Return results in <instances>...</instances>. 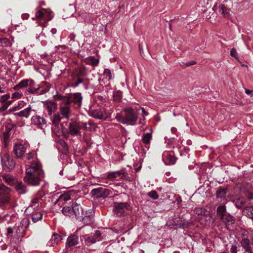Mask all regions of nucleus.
Returning a JSON list of instances; mask_svg holds the SVG:
<instances>
[{
    "mask_svg": "<svg viewBox=\"0 0 253 253\" xmlns=\"http://www.w3.org/2000/svg\"><path fill=\"white\" fill-rule=\"evenodd\" d=\"M34 153H31V152L29 153L28 154H27V155L26 156V159L27 160H30L31 159H33L34 157Z\"/></svg>",
    "mask_w": 253,
    "mask_h": 253,
    "instance_id": "nucleus-53",
    "label": "nucleus"
},
{
    "mask_svg": "<svg viewBox=\"0 0 253 253\" xmlns=\"http://www.w3.org/2000/svg\"><path fill=\"white\" fill-rule=\"evenodd\" d=\"M81 126L79 122H75L70 123L68 127V133L78 137H82V133L80 131Z\"/></svg>",
    "mask_w": 253,
    "mask_h": 253,
    "instance_id": "nucleus-9",
    "label": "nucleus"
},
{
    "mask_svg": "<svg viewBox=\"0 0 253 253\" xmlns=\"http://www.w3.org/2000/svg\"><path fill=\"white\" fill-rule=\"evenodd\" d=\"M16 192L20 194H24L27 191V186L22 182L17 180L13 186Z\"/></svg>",
    "mask_w": 253,
    "mask_h": 253,
    "instance_id": "nucleus-17",
    "label": "nucleus"
},
{
    "mask_svg": "<svg viewBox=\"0 0 253 253\" xmlns=\"http://www.w3.org/2000/svg\"><path fill=\"white\" fill-rule=\"evenodd\" d=\"M237 247L236 245H232L230 249L231 253H237Z\"/></svg>",
    "mask_w": 253,
    "mask_h": 253,
    "instance_id": "nucleus-51",
    "label": "nucleus"
},
{
    "mask_svg": "<svg viewBox=\"0 0 253 253\" xmlns=\"http://www.w3.org/2000/svg\"><path fill=\"white\" fill-rule=\"evenodd\" d=\"M226 194V190L225 189H220L217 191L216 196L217 198L224 197Z\"/></svg>",
    "mask_w": 253,
    "mask_h": 253,
    "instance_id": "nucleus-43",
    "label": "nucleus"
},
{
    "mask_svg": "<svg viewBox=\"0 0 253 253\" xmlns=\"http://www.w3.org/2000/svg\"><path fill=\"white\" fill-rule=\"evenodd\" d=\"M30 15L28 13H24L22 15L21 17L23 19H28Z\"/></svg>",
    "mask_w": 253,
    "mask_h": 253,
    "instance_id": "nucleus-57",
    "label": "nucleus"
},
{
    "mask_svg": "<svg viewBox=\"0 0 253 253\" xmlns=\"http://www.w3.org/2000/svg\"><path fill=\"white\" fill-rule=\"evenodd\" d=\"M162 159L166 165H173L175 163V158L172 152L165 151L163 153Z\"/></svg>",
    "mask_w": 253,
    "mask_h": 253,
    "instance_id": "nucleus-11",
    "label": "nucleus"
},
{
    "mask_svg": "<svg viewBox=\"0 0 253 253\" xmlns=\"http://www.w3.org/2000/svg\"><path fill=\"white\" fill-rule=\"evenodd\" d=\"M142 112V117L144 118L145 116H147L148 115V113L145 111L144 108H141Z\"/></svg>",
    "mask_w": 253,
    "mask_h": 253,
    "instance_id": "nucleus-55",
    "label": "nucleus"
},
{
    "mask_svg": "<svg viewBox=\"0 0 253 253\" xmlns=\"http://www.w3.org/2000/svg\"><path fill=\"white\" fill-rule=\"evenodd\" d=\"M152 132H147L143 134L141 140L143 143L145 145L146 147H147V146L150 144V141L152 139Z\"/></svg>",
    "mask_w": 253,
    "mask_h": 253,
    "instance_id": "nucleus-25",
    "label": "nucleus"
},
{
    "mask_svg": "<svg viewBox=\"0 0 253 253\" xmlns=\"http://www.w3.org/2000/svg\"><path fill=\"white\" fill-rule=\"evenodd\" d=\"M44 173L40 164L33 162L26 169L24 181L28 185L36 186L40 184Z\"/></svg>",
    "mask_w": 253,
    "mask_h": 253,
    "instance_id": "nucleus-1",
    "label": "nucleus"
},
{
    "mask_svg": "<svg viewBox=\"0 0 253 253\" xmlns=\"http://www.w3.org/2000/svg\"><path fill=\"white\" fill-rule=\"evenodd\" d=\"M2 178L4 182L11 186H14L18 180L14 176L7 174H3Z\"/></svg>",
    "mask_w": 253,
    "mask_h": 253,
    "instance_id": "nucleus-16",
    "label": "nucleus"
},
{
    "mask_svg": "<svg viewBox=\"0 0 253 253\" xmlns=\"http://www.w3.org/2000/svg\"><path fill=\"white\" fill-rule=\"evenodd\" d=\"M122 97V92L120 91H117L114 92L113 98L115 100L119 101Z\"/></svg>",
    "mask_w": 253,
    "mask_h": 253,
    "instance_id": "nucleus-45",
    "label": "nucleus"
},
{
    "mask_svg": "<svg viewBox=\"0 0 253 253\" xmlns=\"http://www.w3.org/2000/svg\"><path fill=\"white\" fill-rule=\"evenodd\" d=\"M21 88H22V86H21L20 84L19 83L18 84L15 85L13 86V89L15 90H19Z\"/></svg>",
    "mask_w": 253,
    "mask_h": 253,
    "instance_id": "nucleus-54",
    "label": "nucleus"
},
{
    "mask_svg": "<svg viewBox=\"0 0 253 253\" xmlns=\"http://www.w3.org/2000/svg\"><path fill=\"white\" fill-rule=\"evenodd\" d=\"M241 246L248 253H252L250 240L248 238L243 237L240 241Z\"/></svg>",
    "mask_w": 253,
    "mask_h": 253,
    "instance_id": "nucleus-22",
    "label": "nucleus"
},
{
    "mask_svg": "<svg viewBox=\"0 0 253 253\" xmlns=\"http://www.w3.org/2000/svg\"><path fill=\"white\" fill-rule=\"evenodd\" d=\"M19 84H20L21 86H22V88H24L28 85L30 86H33L35 82L33 80L31 79H25L20 82Z\"/></svg>",
    "mask_w": 253,
    "mask_h": 253,
    "instance_id": "nucleus-30",
    "label": "nucleus"
},
{
    "mask_svg": "<svg viewBox=\"0 0 253 253\" xmlns=\"http://www.w3.org/2000/svg\"><path fill=\"white\" fill-rule=\"evenodd\" d=\"M10 45V42L7 38H2L0 39V46L2 47H7Z\"/></svg>",
    "mask_w": 253,
    "mask_h": 253,
    "instance_id": "nucleus-40",
    "label": "nucleus"
},
{
    "mask_svg": "<svg viewBox=\"0 0 253 253\" xmlns=\"http://www.w3.org/2000/svg\"><path fill=\"white\" fill-rule=\"evenodd\" d=\"M121 174V173L119 171L112 172L111 173H108L107 175V178L111 180H114L115 178L120 176Z\"/></svg>",
    "mask_w": 253,
    "mask_h": 253,
    "instance_id": "nucleus-36",
    "label": "nucleus"
},
{
    "mask_svg": "<svg viewBox=\"0 0 253 253\" xmlns=\"http://www.w3.org/2000/svg\"><path fill=\"white\" fill-rule=\"evenodd\" d=\"M42 217V214L40 211H36L35 212L33 213L32 214V221L36 223L38 221L41 220Z\"/></svg>",
    "mask_w": 253,
    "mask_h": 253,
    "instance_id": "nucleus-33",
    "label": "nucleus"
},
{
    "mask_svg": "<svg viewBox=\"0 0 253 253\" xmlns=\"http://www.w3.org/2000/svg\"><path fill=\"white\" fill-rule=\"evenodd\" d=\"M227 214L226 212V208L224 206H219L217 209V214L220 218L222 217V215H224Z\"/></svg>",
    "mask_w": 253,
    "mask_h": 253,
    "instance_id": "nucleus-35",
    "label": "nucleus"
},
{
    "mask_svg": "<svg viewBox=\"0 0 253 253\" xmlns=\"http://www.w3.org/2000/svg\"><path fill=\"white\" fill-rule=\"evenodd\" d=\"M22 95L23 94L22 93L16 91L12 94V98L15 99H20L22 96Z\"/></svg>",
    "mask_w": 253,
    "mask_h": 253,
    "instance_id": "nucleus-48",
    "label": "nucleus"
},
{
    "mask_svg": "<svg viewBox=\"0 0 253 253\" xmlns=\"http://www.w3.org/2000/svg\"><path fill=\"white\" fill-rule=\"evenodd\" d=\"M1 161L4 163L5 166L9 170L12 169L15 166V163L14 160L10 157L8 154H5L1 158Z\"/></svg>",
    "mask_w": 253,
    "mask_h": 253,
    "instance_id": "nucleus-13",
    "label": "nucleus"
},
{
    "mask_svg": "<svg viewBox=\"0 0 253 253\" xmlns=\"http://www.w3.org/2000/svg\"><path fill=\"white\" fill-rule=\"evenodd\" d=\"M32 111L31 107L29 106V107L25 108L22 111L17 113L16 114L19 117H23L27 118L30 114V112Z\"/></svg>",
    "mask_w": 253,
    "mask_h": 253,
    "instance_id": "nucleus-27",
    "label": "nucleus"
},
{
    "mask_svg": "<svg viewBox=\"0 0 253 253\" xmlns=\"http://www.w3.org/2000/svg\"><path fill=\"white\" fill-rule=\"evenodd\" d=\"M32 123L37 126L42 127L43 126H45L46 124L45 119L38 115H35L32 117Z\"/></svg>",
    "mask_w": 253,
    "mask_h": 253,
    "instance_id": "nucleus-15",
    "label": "nucleus"
},
{
    "mask_svg": "<svg viewBox=\"0 0 253 253\" xmlns=\"http://www.w3.org/2000/svg\"><path fill=\"white\" fill-rule=\"evenodd\" d=\"M11 191L10 188L0 183V208L9 203V194Z\"/></svg>",
    "mask_w": 253,
    "mask_h": 253,
    "instance_id": "nucleus-5",
    "label": "nucleus"
},
{
    "mask_svg": "<svg viewBox=\"0 0 253 253\" xmlns=\"http://www.w3.org/2000/svg\"><path fill=\"white\" fill-rule=\"evenodd\" d=\"M148 195L150 197L153 199H157L158 198V195L156 191L153 190L148 193Z\"/></svg>",
    "mask_w": 253,
    "mask_h": 253,
    "instance_id": "nucleus-47",
    "label": "nucleus"
},
{
    "mask_svg": "<svg viewBox=\"0 0 253 253\" xmlns=\"http://www.w3.org/2000/svg\"><path fill=\"white\" fill-rule=\"evenodd\" d=\"M196 64V62L194 61H192L189 63H187L186 64V66H190V65H194Z\"/></svg>",
    "mask_w": 253,
    "mask_h": 253,
    "instance_id": "nucleus-61",
    "label": "nucleus"
},
{
    "mask_svg": "<svg viewBox=\"0 0 253 253\" xmlns=\"http://www.w3.org/2000/svg\"><path fill=\"white\" fill-rule=\"evenodd\" d=\"M139 109L127 107L123 109L121 113L117 114L115 119L123 124L134 125L138 120Z\"/></svg>",
    "mask_w": 253,
    "mask_h": 253,
    "instance_id": "nucleus-2",
    "label": "nucleus"
},
{
    "mask_svg": "<svg viewBox=\"0 0 253 253\" xmlns=\"http://www.w3.org/2000/svg\"><path fill=\"white\" fill-rule=\"evenodd\" d=\"M230 54L233 57H236L237 56V52L235 48H232L230 51Z\"/></svg>",
    "mask_w": 253,
    "mask_h": 253,
    "instance_id": "nucleus-52",
    "label": "nucleus"
},
{
    "mask_svg": "<svg viewBox=\"0 0 253 253\" xmlns=\"http://www.w3.org/2000/svg\"><path fill=\"white\" fill-rule=\"evenodd\" d=\"M27 145L16 143L14 145L13 152L17 158H22L26 151Z\"/></svg>",
    "mask_w": 253,
    "mask_h": 253,
    "instance_id": "nucleus-10",
    "label": "nucleus"
},
{
    "mask_svg": "<svg viewBox=\"0 0 253 253\" xmlns=\"http://www.w3.org/2000/svg\"><path fill=\"white\" fill-rule=\"evenodd\" d=\"M50 32L52 34H55L57 32V30L55 28H52L51 29Z\"/></svg>",
    "mask_w": 253,
    "mask_h": 253,
    "instance_id": "nucleus-64",
    "label": "nucleus"
},
{
    "mask_svg": "<svg viewBox=\"0 0 253 253\" xmlns=\"http://www.w3.org/2000/svg\"><path fill=\"white\" fill-rule=\"evenodd\" d=\"M88 62L89 64H91V65L96 66L99 63V60L96 59L93 56H91L89 57Z\"/></svg>",
    "mask_w": 253,
    "mask_h": 253,
    "instance_id": "nucleus-42",
    "label": "nucleus"
},
{
    "mask_svg": "<svg viewBox=\"0 0 253 253\" xmlns=\"http://www.w3.org/2000/svg\"><path fill=\"white\" fill-rule=\"evenodd\" d=\"M53 17L50 9L42 8L36 13V18L39 20L38 24L42 27H45L47 22Z\"/></svg>",
    "mask_w": 253,
    "mask_h": 253,
    "instance_id": "nucleus-4",
    "label": "nucleus"
},
{
    "mask_svg": "<svg viewBox=\"0 0 253 253\" xmlns=\"http://www.w3.org/2000/svg\"><path fill=\"white\" fill-rule=\"evenodd\" d=\"M39 95L43 94L49 90V84L46 82H42L38 87Z\"/></svg>",
    "mask_w": 253,
    "mask_h": 253,
    "instance_id": "nucleus-24",
    "label": "nucleus"
},
{
    "mask_svg": "<svg viewBox=\"0 0 253 253\" xmlns=\"http://www.w3.org/2000/svg\"><path fill=\"white\" fill-rule=\"evenodd\" d=\"M30 224V221L27 218H23L21 220L19 225L17 226L16 232L23 234L27 229Z\"/></svg>",
    "mask_w": 253,
    "mask_h": 253,
    "instance_id": "nucleus-14",
    "label": "nucleus"
},
{
    "mask_svg": "<svg viewBox=\"0 0 253 253\" xmlns=\"http://www.w3.org/2000/svg\"><path fill=\"white\" fill-rule=\"evenodd\" d=\"M245 200L244 198H239L236 200V205L238 208L242 207V205L244 204Z\"/></svg>",
    "mask_w": 253,
    "mask_h": 253,
    "instance_id": "nucleus-46",
    "label": "nucleus"
},
{
    "mask_svg": "<svg viewBox=\"0 0 253 253\" xmlns=\"http://www.w3.org/2000/svg\"><path fill=\"white\" fill-rule=\"evenodd\" d=\"M219 12L224 17H228L229 15V10L223 4L219 5Z\"/></svg>",
    "mask_w": 253,
    "mask_h": 253,
    "instance_id": "nucleus-32",
    "label": "nucleus"
},
{
    "mask_svg": "<svg viewBox=\"0 0 253 253\" xmlns=\"http://www.w3.org/2000/svg\"><path fill=\"white\" fill-rule=\"evenodd\" d=\"M10 98V94H6L1 96L0 98V102L2 103L5 102Z\"/></svg>",
    "mask_w": 253,
    "mask_h": 253,
    "instance_id": "nucleus-50",
    "label": "nucleus"
},
{
    "mask_svg": "<svg viewBox=\"0 0 253 253\" xmlns=\"http://www.w3.org/2000/svg\"><path fill=\"white\" fill-rule=\"evenodd\" d=\"M80 125L81 126V129H84V130H88L91 128L92 126L94 124L92 121H88V122H79Z\"/></svg>",
    "mask_w": 253,
    "mask_h": 253,
    "instance_id": "nucleus-34",
    "label": "nucleus"
},
{
    "mask_svg": "<svg viewBox=\"0 0 253 253\" xmlns=\"http://www.w3.org/2000/svg\"><path fill=\"white\" fill-rule=\"evenodd\" d=\"M62 240L60 235L57 234H53L49 241L47 243V245L49 247H53L58 244Z\"/></svg>",
    "mask_w": 253,
    "mask_h": 253,
    "instance_id": "nucleus-23",
    "label": "nucleus"
},
{
    "mask_svg": "<svg viewBox=\"0 0 253 253\" xmlns=\"http://www.w3.org/2000/svg\"><path fill=\"white\" fill-rule=\"evenodd\" d=\"M245 92L247 94L250 95L251 96H253V91L249 90L247 89H246Z\"/></svg>",
    "mask_w": 253,
    "mask_h": 253,
    "instance_id": "nucleus-58",
    "label": "nucleus"
},
{
    "mask_svg": "<svg viewBox=\"0 0 253 253\" xmlns=\"http://www.w3.org/2000/svg\"><path fill=\"white\" fill-rule=\"evenodd\" d=\"M103 75L109 80L112 79L111 71L108 69H105L103 72Z\"/></svg>",
    "mask_w": 253,
    "mask_h": 253,
    "instance_id": "nucleus-44",
    "label": "nucleus"
},
{
    "mask_svg": "<svg viewBox=\"0 0 253 253\" xmlns=\"http://www.w3.org/2000/svg\"><path fill=\"white\" fill-rule=\"evenodd\" d=\"M59 99L62 101L63 104L64 105V106H67V105H69L72 103L70 100V95L69 96H62L60 97Z\"/></svg>",
    "mask_w": 253,
    "mask_h": 253,
    "instance_id": "nucleus-38",
    "label": "nucleus"
},
{
    "mask_svg": "<svg viewBox=\"0 0 253 253\" xmlns=\"http://www.w3.org/2000/svg\"><path fill=\"white\" fill-rule=\"evenodd\" d=\"M62 118H63L59 113L54 114L51 119L52 124L55 126H58Z\"/></svg>",
    "mask_w": 253,
    "mask_h": 253,
    "instance_id": "nucleus-31",
    "label": "nucleus"
},
{
    "mask_svg": "<svg viewBox=\"0 0 253 253\" xmlns=\"http://www.w3.org/2000/svg\"><path fill=\"white\" fill-rule=\"evenodd\" d=\"M63 118L69 119L71 115V109L68 106L61 105L59 108V113Z\"/></svg>",
    "mask_w": 253,
    "mask_h": 253,
    "instance_id": "nucleus-21",
    "label": "nucleus"
},
{
    "mask_svg": "<svg viewBox=\"0 0 253 253\" xmlns=\"http://www.w3.org/2000/svg\"><path fill=\"white\" fill-rule=\"evenodd\" d=\"M220 219L223 222L226 224L227 226L232 225L234 223L233 217L228 213L225 214L224 215H222Z\"/></svg>",
    "mask_w": 253,
    "mask_h": 253,
    "instance_id": "nucleus-26",
    "label": "nucleus"
},
{
    "mask_svg": "<svg viewBox=\"0 0 253 253\" xmlns=\"http://www.w3.org/2000/svg\"><path fill=\"white\" fill-rule=\"evenodd\" d=\"M129 205L127 203H115L113 212L117 216L123 215L128 210Z\"/></svg>",
    "mask_w": 253,
    "mask_h": 253,
    "instance_id": "nucleus-8",
    "label": "nucleus"
},
{
    "mask_svg": "<svg viewBox=\"0 0 253 253\" xmlns=\"http://www.w3.org/2000/svg\"><path fill=\"white\" fill-rule=\"evenodd\" d=\"M70 199V193L69 192H67L66 193H64L63 194L61 195L59 198L57 199V202H59V204H63L64 202L69 201Z\"/></svg>",
    "mask_w": 253,
    "mask_h": 253,
    "instance_id": "nucleus-29",
    "label": "nucleus"
},
{
    "mask_svg": "<svg viewBox=\"0 0 253 253\" xmlns=\"http://www.w3.org/2000/svg\"><path fill=\"white\" fill-rule=\"evenodd\" d=\"M73 214H75L77 218L82 220L86 224H90L93 222V218L92 215V211L84 212L83 208L77 203L72 205Z\"/></svg>",
    "mask_w": 253,
    "mask_h": 253,
    "instance_id": "nucleus-3",
    "label": "nucleus"
},
{
    "mask_svg": "<svg viewBox=\"0 0 253 253\" xmlns=\"http://www.w3.org/2000/svg\"><path fill=\"white\" fill-rule=\"evenodd\" d=\"M195 211L196 214H197L198 215H200L206 216L208 213V211L207 210H206L205 209L200 208H196L195 210Z\"/></svg>",
    "mask_w": 253,
    "mask_h": 253,
    "instance_id": "nucleus-39",
    "label": "nucleus"
},
{
    "mask_svg": "<svg viewBox=\"0 0 253 253\" xmlns=\"http://www.w3.org/2000/svg\"><path fill=\"white\" fill-rule=\"evenodd\" d=\"M101 235V232L100 231L97 230L96 231L94 234V237L95 238H98Z\"/></svg>",
    "mask_w": 253,
    "mask_h": 253,
    "instance_id": "nucleus-56",
    "label": "nucleus"
},
{
    "mask_svg": "<svg viewBox=\"0 0 253 253\" xmlns=\"http://www.w3.org/2000/svg\"><path fill=\"white\" fill-rule=\"evenodd\" d=\"M89 114L91 117L94 118L105 120L110 117L111 113L107 111L105 108H98L90 110Z\"/></svg>",
    "mask_w": 253,
    "mask_h": 253,
    "instance_id": "nucleus-6",
    "label": "nucleus"
},
{
    "mask_svg": "<svg viewBox=\"0 0 253 253\" xmlns=\"http://www.w3.org/2000/svg\"><path fill=\"white\" fill-rule=\"evenodd\" d=\"M3 136L5 142H6V139L8 138L9 135L7 132H5L3 133Z\"/></svg>",
    "mask_w": 253,
    "mask_h": 253,
    "instance_id": "nucleus-59",
    "label": "nucleus"
},
{
    "mask_svg": "<svg viewBox=\"0 0 253 253\" xmlns=\"http://www.w3.org/2000/svg\"><path fill=\"white\" fill-rule=\"evenodd\" d=\"M44 107L47 110L48 115L49 116H51L52 113L56 110L57 105L54 102L49 101L44 104Z\"/></svg>",
    "mask_w": 253,
    "mask_h": 253,
    "instance_id": "nucleus-20",
    "label": "nucleus"
},
{
    "mask_svg": "<svg viewBox=\"0 0 253 253\" xmlns=\"http://www.w3.org/2000/svg\"><path fill=\"white\" fill-rule=\"evenodd\" d=\"M96 239L93 236H89L85 239V243L86 245H90L96 242Z\"/></svg>",
    "mask_w": 253,
    "mask_h": 253,
    "instance_id": "nucleus-41",
    "label": "nucleus"
},
{
    "mask_svg": "<svg viewBox=\"0 0 253 253\" xmlns=\"http://www.w3.org/2000/svg\"><path fill=\"white\" fill-rule=\"evenodd\" d=\"M79 244V238L76 235L73 234L69 236L67 239L66 247H71Z\"/></svg>",
    "mask_w": 253,
    "mask_h": 253,
    "instance_id": "nucleus-18",
    "label": "nucleus"
},
{
    "mask_svg": "<svg viewBox=\"0 0 253 253\" xmlns=\"http://www.w3.org/2000/svg\"><path fill=\"white\" fill-rule=\"evenodd\" d=\"M7 233L11 234V233H12L13 232V230H12V229L11 227H8L7 228Z\"/></svg>",
    "mask_w": 253,
    "mask_h": 253,
    "instance_id": "nucleus-63",
    "label": "nucleus"
},
{
    "mask_svg": "<svg viewBox=\"0 0 253 253\" xmlns=\"http://www.w3.org/2000/svg\"><path fill=\"white\" fill-rule=\"evenodd\" d=\"M70 100L72 103H74L80 106L82 103L83 97L81 93H75L70 95Z\"/></svg>",
    "mask_w": 253,
    "mask_h": 253,
    "instance_id": "nucleus-19",
    "label": "nucleus"
},
{
    "mask_svg": "<svg viewBox=\"0 0 253 253\" xmlns=\"http://www.w3.org/2000/svg\"><path fill=\"white\" fill-rule=\"evenodd\" d=\"M43 195H42L41 193H39L38 195L33 198L32 200L31 204L30 206L27 208V210H29L31 208H38L40 206H41L42 203Z\"/></svg>",
    "mask_w": 253,
    "mask_h": 253,
    "instance_id": "nucleus-12",
    "label": "nucleus"
},
{
    "mask_svg": "<svg viewBox=\"0 0 253 253\" xmlns=\"http://www.w3.org/2000/svg\"><path fill=\"white\" fill-rule=\"evenodd\" d=\"M63 213L65 215L71 216L73 215L72 208L69 207H64L62 210Z\"/></svg>",
    "mask_w": 253,
    "mask_h": 253,
    "instance_id": "nucleus-37",
    "label": "nucleus"
},
{
    "mask_svg": "<svg viewBox=\"0 0 253 253\" xmlns=\"http://www.w3.org/2000/svg\"><path fill=\"white\" fill-rule=\"evenodd\" d=\"M32 86H30V88H29L28 89V91L29 93H32V94H37V95H39V91L38 90V87L36 88H33Z\"/></svg>",
    "mask_w": 253,
    "mask_h": 253,
    "instance_id": "nucleus-49",
    "label": "nucleus"
},
{
    "mask_svg": "<svg viewBox=\"0 0 253 253\" xmlns=\"http://www.w3.org/2000/svg\"><path fill=\"white\" fill-rule=\"evenodd\" d=\"M139 51H140V54L141 55H142L143 52V48H142V44H140L139 45Z\"/></svg>",
    "mask_w": 253,
    "mask_h": 253,
    "instance_id": "nucleus-62",
    "label": "nucleus"
},
{
    "mask_svg": "<svg viewBox=\"0 0 253 253\" xmlns=\"http://www.w3.org/2000/svg\"><path fill=\"white\" fill-rule=\"evenodd\" d=\"M171 132L173 133V134H176V132H177V129L176 128L174 127H171Z\"/></svg>",
    "mask_w": 253,
    "mask_h": 253,
    "instance_id": "nucleus-60",
    "label": "nucleus"
},
{
    "mask_svg": "<svg viewBox=\"0 0 253 253\" xmlns=\"http://www.w3.org/2000/svg\"><path fill=\"white\" fill-rule=\"evenodd\" d=\"M243 214L248 218L253 219V207H248L245 208L242 211Z\"/></svg>",
    "mask_w": 253,
    "mask_h": 253,
    "instance_id": "nucleus-28",
    "label": "nucleus"
},
{
    "mask_svg": "<svg viewBox=\"0 0 253 253\" xmlns=\"http://www.w3.org/2000/svg\"><path fill=\"white\" fill-rule=\"evenodd\" d=\"M110 193L111 191L103 187L93 189L91 191V194L94 198H105L109 196Z\"/></svg>",
    "mask_w": 253,
    "mask_h": 253,
    "instance_id": "nucleus-7",
    "label": "nucleus"
}]
</instances>
